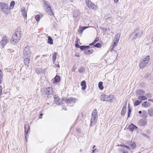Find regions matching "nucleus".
<instances>
[{"label":"nucleus","mask_w":153,"mask_h":153,"mask_svg":"<svg viewBox=\"0 0 153 153\" xmlns=\"http://www.w3.org/2000/svg\"><path fill=\"white\" fill-rule=\"evenodd\" d=\"M147 120L146 119L140 120L138 122V124L140 126H144L147 124Z\"/></svg>","instance_id":"15"},{"label":"nucleus","mask_w":153,"mask_h":153,"mask_svg":"<svg viewBox=\"0 0 153 153\" xmlns=\"http://www.w3.org/2000/svg\"><path fill=\"white\" fill-rule=\"evenodd\" d=\"M44 6L46 8L51 7V4L48 1H45L44 2Z\"/></svg>","instance_id":"25"},{"label":"nucleus","mask_w":153,"mask_h":153,"mask_svg":"<svg viewBox=\"0 0 153 153\" xmlns=\"http://www.w3.org/2000/svg\"><path fill=\"white\" fill-rule=\"evenodd\" d=\"M26 135H27L25 134V140H26V141L27 142V136Z\"/></svg>","instance_id":"50"},{"label":"nucleus","mask_w":153,"mask_h":153,"mask_svg":"<svg viewBox=\"0 0 153 153\" xmlns=\"http://www.w3.org/2000/svg\"><path fill=\"white\" fill-rule=\"evenodd\" d=\"M120 36V34L118 33L114 39L113 42L114 44H117L119 41Z\"/></svg>","instance_id":"16"},{"label":"nucleus","mask_w":153,"mask_h":153,"mask_svg":"<svg viewBox=\"0 0 153 153\" xmlns=\"http://www.w3.org/2000/svg\"><path fill=\"white\" fill-rule=\"evenodd\" d=\"M42 116H43V114L42 113L40 115V117L41 118L42 117H41Z\"/></svg>","instance_id":"53"},{"label":"nucleus","mask_w":153,"mask_h":153,"mask_svg":"<svg viewBox=\"0 0 153 153\" xmlns=\"http://www.w3.org/2000/svg\"><path fill=\"white\" fill-rule=\"evenodd\" d=\"M85 69L83 67L79 69L78 70V72L80 73H82L85 72Z\"/></svg>","instance_id":"40"},{"label":"nucleus","mask_w":153,"mask_h":153,"mask_svg":"<svg viewBox=\"0 0 153 153\" xmlns=\"http://www.w3.org/2000/svg\"><path fill=\"white\" fill-rule=\"evenodd\" d=\"M10 39L6 36H3L1 39V40L0 41V45L2 48H4L6 45L9 42Z\"/></svg>","instance_id":"8"},{"label":"nucleus","mask_w":153,"mask_h":153,"mask_svg":"<svg viewBox=\"0 0 153 153\" xmlns=\"http://www.w3.org/2000/svg\"><path fill=\"white\" fill-rule=\"evenodd\" d=\"M0 75L1 76H2V73H1V71H0Z\"/></svg>","instance_id":"57"},{"label":"nucleus","mask_w":153,"mask_h":153,"mask_svg":"<svg viewBox=\"0 0 153 153\" xmlns=\"http://www.w3.org/2000/svg\"><path fill=\"white\" fill-rule=\"evenodd\" d=\"M113 98V95H106L105 94L102 95L100 97L101 100L103 101H107L108 102H111Z\"/></svg>","instance_id":"6"},{"label":"nucleus","mask_w":153,"mask_h":153,"mask_svg":"<svg viewBox=\"0 0 153 153\" xmlns=\"http://www.w3.org/2000/svg\"><path fill=\"white\" fill-rule=\"evenodd\" d=\"M145 91L141 89L137 90L136 91L137 95L140 96L145 94Z\"/></svg>","instance_id":"20"},{"label":"nucleus","mask_w":153,"mask_h":153,"mask_svg":"<svg viewBox=\"0 0 153 153\" xmlns=\"http://www.w3.org/2000/svg\"><path fill=\"white\" fill-rule=\"evenodd\" d=\"M138 113L140 114H141L142 113V111H139Z\"/></svg>","instance_id":"55"},{"label":"nucleus","mask_w":153,"mask_h":153,"mask_svg":"<svg viewBox=\"0 0 153 153\" xmlns=\"http://www.w3.org/2000/svg\"><path fill=\"white\" fill-rule=\"evenodd\" d=\"M21 31L20 28L18 27L15 30L10 40L12 44H14L19 41L21 38Z\"/></svg>","instance_id":"1"},{"label":"nucleus","mask_w":153,"mask_h":153,"mask_svg":"<svg viewBox=\"0 0 153 153\" xmlns=\"http://www.w3.org/2000/svg\"><path fill=\"white\" fill-rule=\"evenodd\" d=\"M48 42L50 44H53V40L51 38L50 36L48 37Z\"/></svg>","instance_id":"32"},{"label":"nucleus","mask_w":153,"mask_h":153,"mask_svg":"<svg viewBox=\"0 0 153 153\" xmlns=\"http://www.w3.org/2000/svg\"><path fill=\"white\" fill-rule=\"evenodd\" d=\"M142 101L138 100H137L134 102V106H137L140 105Z\"/></svg>","instance_id":"35"},{"label":"nucleus","mask_w":153,"mask_h":153,"mask_svg":"<svg viewBox=\"0 0 153 153\" xmlns=\"http://www.w3.org/2000/svg\"><path fill=\"white\" fill-rule=\"evenodd\" d=\"M131 149H134L136 147V144L134 142H131Z\"/></svg>","instance_id":"42"},{"label":"nucleus","mask_w":153,"mask_h":153,"mask_svg":"<svg viewBox=\"0 0 153 153\" xmlns=\"http://www.w3.org/2000/svg\"><path fill=\"white\" fill-rule=\"evenodd\" d=\"M103 83L102 82H100L98 84V87L101 90H102L103 88V86L102 85Z\"/></svg>","instance_id":"36"},{"label":"nucleus","mask_w":153,"mask_h":153,"mask_svg":"<svg viewBox=\"0 0 153 153\" xmlns=\"http://www.w3.org/2000/svg\"><path fill=\"white\" fill-rule=\"evenodd\" d=\"M148 100L149 101L152 102H153V100L151 99H149Z\"/></svg>","instance_id":"52"},{"label":"nucleus","mask_w":153,"mask_h":153,"mask_svg":"<svg viewBox=\"0 0 153 153\" xmlns=\"http://www.w3.org/2000/svg\"><path fill=\"white\" fill-rule=\"evenodd\" d=\"M143 34V31L140 27H137L135 29L130 38H132V39L137 38H140L141 37Z\"/></svg>","instance_id":"2"},{"label":"nucleus","mask_w":153,"mask_h":153,"mask_svg":"<svg viewBox=\"0 0 153 153\" xmlns=\"http://www.w3.org/2000/svg\"><path fill=\"white\" fill-rule=\"evenodd\" d=\"M43 70L41 68H37L36 69L35 71L38 74H40L41 73L43 72Z\"/></svg>","instance_id":"30"},{"label":"nucleus","mask_w":153,"mask_h":153,"mask_svg":"<svg viewBox=\"0 0 153 153\" xmlns=\"http://www.w3.org/2000/svg\"><path fill=\"white\" fill-rule=\"evenodd\" d=\"M64 101L66 103L72 104H74L76 102V99L75 98H69L68 99H65Z\"/></svg>","instance_id":"12"},{"label":"nucleus","mask_w":153,"mask_h":153,"mask_svg":"<svg viewBox=\"0 0 153 153\" xmlns=\"http://www.w3.org/2000/svg\"><path fill=\"white\" fill-rule=\"evenodd\" d=\"M86 3L87 6L89 8L95 10L96 9V5L90 0H86Z\"/></svg>","instance_id":"11"},{"label":"nucleus","mask_w":153,"mask_h":153,"mask_svg":"<svg viewBox=\"0 0 153 153\" xmlns=\"http://www.w3.org/2000/svg\"><path fill=\"white\" fill-rule=\"evenodd\" d=\"M31 51L29 46L26 47L24 50L23 55L24 57H29L31 55Z\"/></svg>","instance_id":"10"},{"label":"nucleus","mask_w":153,"mask_h":153,"mask_svg":"<svg viewBox=\"0 0 153 153\" xmlns=\"http://www.w3.org/2000/svg\"><path fill=\"white\" fill-rule=\"evenodd\" d=\"M129 129L131 131H136L137 128V127L133 124H131L130 125L128 126Z\"/></svg>","instance_id":"17"},{"label":"nucleus","mask_w":153,"mask_h":153,"mask_svg":"<svg viewBox=\"0 0 153 153\" xmlns=\"http://www.w3.org/2000/svg\"><path fill=\"white\" fill-rule=\"evenodd\" d=\"M128 117H130V114L131 112V110L130 108L129 107H128Z\"/></svg>","instance_id":"44"},{"label":"nucleus","mask_w":153,"mask_h":153,"mask_svg":"<svg viewBox=\"0 0 153 153\" xmlns=\"http://www.w3.org/2000/svg\"><path fill=\"white\" fill-rule=\"evenodd\" d=\"M126 105H124L122 108L121 110V114L123 116H124L126 113Z\"/></svg>","instance_id":"23"},{"label":"nucleus","mask_w":153,"mask_h":153,"mask_svg":"<svg viewBox=\"0 0 153 153\" xmlns=\"http://www.w3.org/2000/svg\"><path fill=\"white\" fill-rule=\"evenodd\" d=\"M138 99L141 101H143L147 100V98L145 96L143 95L139 96Z\"/></svg>","instance_id":"26"},{"label":"nucleus","mask_w":153,"mask_h":153,"mask_svg":"<svg viewBox=\"0 0 153 153\" xmlns=\"http://www.w3.org/2000/svg\"><path fill=\"white\" fill-rule=\"evenodd\" d=\"M25 134L27 135L30 132V128L29 125L26 124L24 126Z\"/></svg>","instance_id":"18"},{"label":"nucleus","mask_w":153,"mask_h":153,"mask_svg":"<svg viewBox=\"0 0 153 153\" xmlns=\"http://www.w3.org/2000/svg\"><path fill=\"white\" fill-rule=\"evenodd\" d=\"M95 147V146H94L93 147V149H94Z\"/></svg>","instance_id":"59"},{"label":"nucleus","mask_w":153,"mask_h":153,"mask_svg":"<svg viewBox=\"0 0 153 153\" xmlns=\"http://www.w3.org/2000/svg\"><path fill=\"white\" fill-rule=\"evenodd\" d=\"M56 67H58V68H59V65H57L56 66Z\"/></svg>","instance_id":"58"},{"label":"nucleus","mask_w":153,"mask_h":153,"mask_svg":"<svg viewBox=\"0 0 153 153\" xmlns=\"http://www.w3.org/2000/svg\"><path fill=\"white\" fill-rule=\"evenodd\" d=\"M60 80V77L59 75H56L54 78L53 82L54 83L58 82Z\"/></svg>","instance_id":"22"},{"label":"nucleus","mask_w":153,"mask_h":153,"mask_svg":"<svg viewBox=\"0 0 153 153\" xmlns=\"http://www.w3.org/2000/svg\"><path fill=\"white\" fill-rule=\"evenodd\" d=\"M113 50H111V51H112Z\"/></svg>","instance_id":"62"},{"label":"nucleus","mask_w":153,"mask_h":153,"mask_svg":"<svg viewBox=\"0 0 153 153\" xmlns=\"http://www.w3.org/2000/svg\"><path fill=\"white\" fill-rule=\"evenodd\" d=\"M74 17H77V16H74Z\"/></svg>","instance_id":"63"},{"label":"nucleus","mask_w":153,"mask_h":153,"mask_svg":"<svg viewBox=\"0 0 153 153\" xmlns=\"http://www.w3.org/2000/svg\"><path fill=\"white\" fill-rule=\"evenodd\" d=\"M94 46L95 47L98 48H100L102 46V45L100 43H97L95 45H94Z\"/></svg>","instance_id":"39"},{"label":"nucleus","mask_w":153,"mask_h":153,"mask_svg":"<svg viewBox=\"0 0 153 153\" xmlns=\"http://www.w3.org/2000/svg\"><path fill=\"white\" fill-rule=\"evenodd\" d=\"M152 41L153 42V37L152 38Z\"/></svg>","instance_id":"61"},{"label":"nucleus","mask_w":153,"mask_h":153,"mask_svg":"<svg viewBox=\"0 0 153 153\" xmlns=\"http://www.w3.org/2000/svg\"><path fill=\"white\" fill-rule=\"evenodd\" d=\"M30 61V59L28 58H25L24 60V62L25 64V65L27 66L28 67V66L29 64Z\"/></svg>","instance_id":"27"},{"label":"nucleus","mask_w":153,"mask_h":153,"mask_svg":"<svg viewBox=\"0 0 153 153\" xmlns=\"http://www.w3.org/2000/svg\"><path fill=\"white\" fill-rule=\"evenodd\" d=\"M0 10L2 13L6 15H8L10 14V8L8 7L7 4L4 2L0 3Z\"/></svg>","instance_id":"3"},{"label":"nucleus","mask_w":153,"mask_h":153,"mask_svg":"<svg viewBox=\"0 0 153 153\" xmlns=\"http://www.w3.org/2000/svg\"><path fill=\"white\" fill-rule=\"evenodd\" d=\"M143 135L144 136H146V135L145 134H143Z\"/></svg>","instance_id":"60"},{"label":"nucleus","mask_w":153,"mask_h":153,"mask_svg":"<svg viewBox=\"0 0 153 153\" xmlns=\"http://www.w3.org/2000/svg\"><path fill=\"white\" fill-rule=\"evenodd\" d=\"M87 28H88V27L84 26L79 27V32L80 33H82L83 30H84L85 29Z\"/></svg>","instance_id":"31"},{"label":"nucleus","mask_w":153,"mask_h":153,"mask_svg":"<svg viewBox=\"0 0 153 153\" xmlns=\"http://www.w3.org/2000/svg\"><path fill=\"white\" fill-rule=\"evenodd\" d=\"M97 112L96 109L94 110L92 113V117L91 120L90 125L92 126L94 125L97 123Z\"/></svg>","instance_id":"4"},{"label":"nucleus","mask_w":153,"mask_h":153,"mask_svg":"<svg viewBox=\"0 0 153 153\" xmlns=\"http://www.w3.org/2000/svg\"><path fill=\"white\" fill-rule=\"evenodd\" d=\"M2 94V87L1 86H0V95L1 96Z\"/></svg>","instance_id":"48"},{"label":"nucleus","mask_w":153,"mask_h":153,"mask_svg":"<svg viewBox=\"0 0 153 153\" xmlns=\"http://www.w3.org/2000/svg\"><path fill=\"white\" fill-rule=\"evenodd\" d=\"M117 44H114V43H113V45L111 47V50H113L114 48L117 45Z\"/></svg>","instance_id":"47"},{"label":"nucleus","mask_w":153,"mask_h":153,"mask_svg":"<svg viewBox=\"0 0 153 153\" xmlns=\"http://www.w3.org/2000/svg\"><path fill=\"white\" fill-rule=\"evenodd\" d=\"M78 39H77V41H76V44H75V46L77 48H80L81 46L79 45L78 44Z\"/></svg>","instance_id":"43"},{"label":"nucleus","mask_w":153,"mask_h":153,"mask_svg":"<svg viewBox=\"0 0 153 153\" xmlns=\"http://www.w3.org/2000/svg\"><path fill=\"white\" fill-rule=\"evenodd\" d=\"M54 103L57 105H60L62 103V100H60V99L58 95H55L54 96Z\"/></svg>","instance_id":"13"},{"label":"nucleus","mask_w":153,"mask_h":153,"mask_svg":"<svg viewBox=\"0 0 153 153\" xmlns=\"http://www.w3.org/2000/svg\"><path fill=\"white\" fill-rule=\"evenodd\" d=\"M121 147L119 148V152L120 153H128L130 148L126 145H120Z\"/></svg>","instance_id":"9"},{"label":"nucleus","mask_w":153,"mask_h":153,"mask_svg":"<svg viewBox=\"0 0 153 153\" xmlns=\"http://www.w3.org/2000/svg\"><path fill=\"white\" fill-rule=\"evenodd\" d=\"M15 3L14 1H11L10 4V7H9L10 8V10L11 8L12 9L13 8V7L15 5Z\"/></svg>","instance_id":"37"},{"label":"nucleus","mask_w":153,"mask_h":153,"mask_svg":"<svg viewBox=\"0 0 153 153\" xmlns=\"http://www.w3.org/2000/svg\"><path fill=\"white\" fill-rule=\"evenodd\" d=\"M96 151V149H94L92 150V153H94L95 151Z\"/></svg>","instance_id":"54"},{"label":"nucleus","mask_w":153,"mask_h":153,"mask_svg":"<svg viewBox=\"0 0 153 153\" xmlns=\"http://www.w3.org/2000/svg\"><path fill=\"white\" fill-rule=\"evenodd\" d=\"M3 80L2 76L0 75V84L1 83V81Z\"/></svg>","instance_id":"49"},{"label":"nucleus","mask_w":153,"mask_h":153,"mask_svg":"<svg viewBox=\"0 0 153 153\" xmlns=\"http://www.w3.org/2000/svg\"><path fill=\"white\" fill-rule=\"evenodd\" d=\"M141 105L143 107H144L148 108L151 105V104L149 102L147 101H145L142 103Z\"/></svg>","instance_id":"21"},{"label":"nucleus","mask_w":153,"mask_h":153,"mask_svg":"<svg viewBox=\"0 0 153 153\" xmlns=\"http://www.w3.org/2000/svg\"><path fill=\"white\" fill-rule=\"evenodd\" d=\"M80 151H81V150H80Z\"/></svg>","instance_id":"64"},{"label":"nucleus","mask_w":153,"mask_h":153,"mask_svg":"<svg viewBox=\"0 0 153 153\" xmlns=\"http://www.w3.org/2000/svg\"><path fill=\"white\" fill-rule=\"evenodd\" d=\"M99 38L96 37L94 40L91 43L89 44V45H94L96 42H97L99 40Z\"/></svg>","instance_id":"38"},{"label":"nucleus","mask_w":153,"mask_h":153,"mask_svg":"<svg viewBox=\"0 0 153 153\" xmlns=\"http://www.w3.org/2000/svg\"><path fill=\"white\" fill-rule=\"evenodd\" d=\"M148 113L149 115L151 116H153V108H150L148 110Z\"/></svg>","instance_id":"33"},{"label":"nucleus","mask_w":153,"mask_h":153,"mask_svg":"<svg viewBox=\"0 0 153 153\" xmlns=\"http://www.w3.org/2000/svg\"><path fill=\"white\" fill-rule=\"evenodd\" d=\"M150 59V57L148 56L143 59L139 63V66L140 68H144L148 63Z\"/></svg>","instance_id":"5"},{"label":"nucleus","mask_w":153,"mask_h":153,"mask_svg":"<svg viewBox=\"0 0 153 153\" xmlns=\"http://www.w3.org/2000/svg\"><path fill=\"white\" fill-rule=\"evenodd\" d=\"M69 0L71 2H74L75 0Z\"/></svg>","instance_id":"56"},{"label":"nucleus","mask_w":153,"mask_h":153,"mask_svg":"<svg viewBox=\"0 0 153 153\" xmlns=\"http://www.w3.org/2000/svg\"><path fill=\"white\" fill-rule=\"evenodd\" d=\"M142 114L143 115H144V116L143 117H146L147 114L146 111H143L142 112Z\"/></svg>","instance_id":"46"},{"label":"nucleus","mask_w":153,"mask_h":153,"mask_svg":"<svg viewBox=\"0 0 153 153\" xmlns=\"http://www.w3.org/2000/svg\"><path fill=\"white\" fill-rule=\"evenodd\" d=\"M118 1L119 0H114V1L115 3H117Z\"/></svg>","instance_id":"51"},{"label":"nucleus","mask_w":153,"mask_h":153,"mask_svg":"<svg viewBox=\"0 0 153 153\" xmlns=\"http://www.w3.org/2000/svg\"><path fill=\"white\" fill-rule=\"evenodd\" d=\"M45 11L48 15L51 16L54 15V13L51 9V7L45 8Z\"/></svg>","instance_id":"19"},{"label":"nucleus","mask_w":153,"mask_h":153,"mask_svg":"<svg viewBox=\"0 0 153 153\" xmlns=\"http://www.w3.org/2000/svg\"><path fill=\"white\" fill-rule=\"evenodd\" d=\"M93 52V50L91 49L88 50H85L84 51V53L86 55H88L92 53Z\"/></svg>","instance_id":"29"},{"label":"nucleus","mask_w":153,"mask_h":153,"mask_svg":"<svg viewBox=\"0 0 153 153\" xmlns=\"http://www.w3.org/2000/svg\"><path fill=\"white\" fill-rule=\"evenodd\" d=\"M35 19L37 22H39L40 19V16L39 15H36L35 16Z\"/></svg>","instance_id":"41"},{"label":"nucleus","mask_w":153,"mask_h":153,"mask_svg":"<svg viewBox=\"0 0 153 153\" xmlns=\"http://www.w3.org/2000/svg\"><path fill=\"white\" fill-rule=\"evenodd\" d=\"M90 48L89 46L82 45L81 46L80 49L81 50H86V49H88Z\"/></svg>","instance_id":"28"},{"label":"nucleus","mask_w":153,"mask_h":153,"mask_svg":"<svg viewBox=\"0 0 153 153\" xmlns=\"http://www.w3.org/2000/svg\"><path fill=\"white\" fill-rule=\"evenodd\" d=\"M146 95L148 98H151L152 97V95L150 93L147 94Z\"/></svg>","instance_id":"45"},{"label":"nucleus","mask_w":153,"mask_h":153,"mask_svg":"<svg viewBox=\"0 0 153 153\" xmlns=\"http://www.w3.org/2000/svg\"><path fill=\"white\" fill-rule=\"evenodd\" d=\"M57 53L56 52H54V53L53 54V59L52 60L53 61V63L54 62L56 61Z\"/></svg>","instance_id":"34"},{"label":"nucleus","mask_w":153,"mask_h":153,"mask_svg":"<svg viewBox=\"0 0 153 153\" xmlns=\"http://www.w3.org/2000/svg\"><path fill=\"white\" fill-rule=\"evenodd\" d=\"M21 11L22 13V15L25 19L27 20V10L25 9V8L23 7L21 9Z\"/></svg>","instance_id":"14"},{"label":"nucleus","mask_w":153,"mask_h":153,"mask_svg":"<svg viewBox=\"0 0 153 153\" xmlns=\"http://www.w3.org/2000/svg\"><path fill=\"white\" fill-rule=\"evenodd\" d=\"M81 85L82 86V90H84L86 88V84L85 81V80H83L81 82Z\"/></svg>","instance_id":"24"},{"label":"nucleus","mask_w":153,"mask_h":153,"mask_svg":"<svg viewBox=\"0 0 153 153\" xmlns=\"http://www.w3.org/2000/svg\"><path fill=\"white\" fill-rule=\"evenodd\" d=\"M53 89L51 87L45 88L43 90V93L44 95H53Z\"/></svg>","instance_id":"7"}]
</instances>
